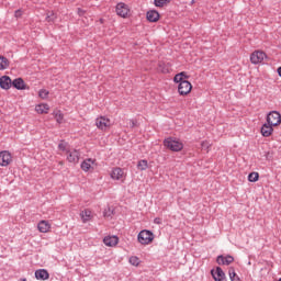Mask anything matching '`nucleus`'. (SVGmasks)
Here are the masks:
<instances>
[{"label": "nucleus", "mask_w": 281, "mask_h": 281, "mask_svg": "<svg viewBox=\"0 0 281 281\" xmlns=\"http://www.w3.org/2000/svg\"><path fill=\"white\" fill-rule=\"evenodd\" d=\"M130 262L133 265V267H137L139 265V258L133 256L130 258Z\"/></svg>", "instance_id": "obj_34"}, {"label": "nucleus", "mask_w": 281, "mask_h": 281, "mask_svg": "<svg viewBox=\"0 0 281 281\" xmlns=\"http://www.w3.org/2000/svg\"><path fill=\"white\" fill-rule=\"evenodd\" d=\"M122 177H124V170H122V168H114L111 172V178L114 179L115 181H120V179H122Z\"/></svg>", "instance_id": "obj_16"}, {"label": "nucleus", "mask_w": 281, "mask_h": 281, "mask_svg": "<svg viewBox=\"0 0 281 281\" xmlns=\"http://www.w3.org/2000/svg\"><path fill=\"white\" fill-rule=\"evenodd\" d=\"M211 274H212L213 280H215V281H227V280H225V279H218V278H216V274L214 273V270H211Z\"/></svg>", "instance_id": "obj_40"}, {"label": "nucleus", "mask_w": 281, "mask_h": 281, "mask_svg": "<svg viewBox=\"0 0 281 281\" xmlns=\"http://www.w3.org/2000/svg\"><path fill=\"white\" fill-rule=\"evenodd\" d=\"M130 126H131V128L137 127V120H135V119L130 120Z\"/></svg>", "instance_id": "obj_39"}, {"label": "nucleus", "mask_w": 281, "mask_h": 281, "mask_svg": "<svg viewBox=\"0 0 281 281\" xmlns=\"http://www.w3.org/2000/svg\"><path fill=\"white\" fill-rule=\"evenodd\" d=\"M100 21H101V23H103V21H104V20H103V19H101Z\"/></svg>", "instance_id": "obj_45"}, {"label": "nucleus", "mask_w": 281, "mask_h": 281, "mask_svg": "<svg viewBox=\"0 0 281 281\" xmlns=\"http://www.w3.org/2000/svg\"><path fill=\"white\" fill-rule=\"evenodd\" d=\"M0 87L1 89H4V91H8L12 87V79L10 76H2L0 78Z\"/></svg>", "instance_id": "obj_12"}, {"label": "nucleus", "mask_w": 281, "mask_h": 281, "mask_svg": "<svg viewBox=\"0 0 281 281\" xmlns=\"http://www.w3.org/2000/svg\"><path fill=\"white\" fill-rule=\"evenodd\" d=\"M277 71H278V74H279V76L281 78V66L277 69Z\"/></svg>", "instance_id": "obj_43"}, {"label": "nucleus", "mask_w": 281, "mask_h": 281, "mask_svg": "<svg viewBox=\"0 0 281 281\" xmlns=\"http://www.w3.org/2000/svg\"><path fill=\"white\" fill-rule=\"evenodd\" d=\"M266 58H267V53L266 52L255 50L250 55V63H252V65H260V63H262V60H265Z\"/></svg>", "instance_id": "obj_5"}, {"label": "nucleus", "mask_w": 281, "mask_h": 281, "mask_svg": "<svg viewBox=\"0 0 281 281\" xmlns=\"http://www.w3.org/2000/svg\"><path fill=\"white\" fill-rule=\"evenodd\" d=\"M158 71H160V74H170V64L165 61H159Z\"/></svg>", "instance_id": "obj_20"}, {"label": "nucleus", "mask_w": 281, "mask_h": 281, "mask_svg": "<svg viewBox=\"0 0 281 281\" xmlns=\"http://www.w3.org/2000/svg\"><path fill=\"white\" fill-rule=\"evenodd\" d=\"M40 98H43V100H45V98H47L49 95V91L42 89L38 92Z\"/></svg>", "instance_id": "obj_33"}, {"label": "nucleus", "mask_w": 281, "mask_h": 281, "mask_svg": "<svg viewBox=\"0 0 281 281\" xmlns=\"http://www.w3.org/2000/svg\"><path fill=\"white\" fill-rule=\"evenodd\" d=\"M67 146H69V144H67L65 140H60V143L58 144V148L63 150V153H67V150H69L67 149Z\"/></svg>", "instance_id": "obj_30"}, {"label": "nucleus", "mask_w": 281, "mask_h": 281, "mask_svg": "<svg viewBox=\"0 0 281 281\" xmlns=\"http://www.w3.org/2000/svg\"><path fill=\"white\" fill-rule=\"evenodd\" d=\"M228 276L231 278V281H241L240 277L236 274V269H234V267L228 268Z\"/></svg>", "instance_id": "obj_24"}, {"label": "nucleus", "mask_w": 281, "mask_h": 281, "mask_svg": "<svg viewBox=\"0 0 281 281\" xmlns=\"http://www.w3.org/2000/svg\"><path fill=\"white\" fill-rule=\"evenodd\" d=\"M215 274H216V278L220 280H227V278L225 277V271H223V268L221 267H216Z\"/></svg>", "instance_id": "obj_26"}, {"label": "nucleus", "mask_w": 281, "mask_h": 281, "mask_svg": "<svg viewBox=\"0 0 281 281\" xmlns=\"http://www.w3.org/2000/svg\"><path fill=\"white\" fill-rule=\"evenodd\" d=\"M261 135L262 137H271V135H273V125L265 123L261 126Z\"/></svg>", "instance_id": "obj_13"}, {"label": "nucleus", "mask_w": 281, "mask_h": 281, "mask_svg": "<svg viewBox=\"0 0 281 281\" xmlns=\"http://www.w3.org/2000/svg\"><path fill=\"white\" fill-rule=\"evenodd\" d=\"M14 16H15V19H21V16H23V10L18 9V10L14 12Z\"/></svg>", "instance_id": "obj_37"}, {"label": "nucleus", "mask_w": 281, "mask_h": 281, "mask_svg": "<svg viewBox=\"0 0 281 281\" xmlns=\"http://www.w3.org/2000/svg\"><path fill=\"white\" fill-rule=\"evenodd\" d=\"M103 216L105 218H111L113 216V211H111V209H109L108 211H104Z\"/></svg>", "instance_id": "obj_36"}, {"label": "nucleus", "mask_w": 281, "mask_h": 281, "mask_svg": "<svg viewBox=\"0 0 281 281\" xmlns=\"http://www.w3.org/2000/svg\"><path fill=\"white\" fill-rule=\"evenodd\" d=\"M116 14L117 16H121L122 19H126L128 16V12H131V9H128V5L124 2H119L116 4Z\"/></svg>", "instance_id": "obj_6"}, {"label": "nucleus", "mask_w": 281, "mask_h": 281, "mask_svg": "<svg viewBox=\"0 0 281 281\" xmlns=\"http://www.w3.org/2000/svg\"><path fill=\"white\" fill-rule=\"evenodd\" d=\"M119 238L117 236H109V237H104L103 243L104 245H106V247H115V245H117L119 243Z\"/></svg>", "instance_id": "obj_17"}, {"label": "nucleus", "mask_w": 281, "mask_h": 281, "mask_svg": "<svg viewBox=\"0 0 281 281\" xmlns=\"http://www.w3.org/2000/svg\"><path fill=\"white\" fill-rule=\"evenodd\" d=\"M8 67H10V60L5 56L0 55V71H4Z\"/></svg>", "instance_id": "obj_22"}, {"label": "nucleus", "mask_w": 281, "mask_h": 281, "mask_svg": "<svg viewBox=\"0 0 281 281\" xmlns=\"http://www.w3.org/2000/svg\"><path fill=\"white\" fill-rule=\"evenodd\" d=\"M279 281H281V278L279 279Z\"/></svg>", "instance_id": "obj_46"}, {"label": "nucleus", "mask_w": 281, "mask_h": 281, "mask_svg": "<svg viewBox=\"0 0 281 281\" xmlns=\"http://www.w3.org/2000/svg\"><path fill=\"white\" fill-rule=\"evenodd\" d=\"M95 126L99 128V131H106V128L111 126V119L100 116L95 120Z\"/></svg>", "instance_id": "obj_7"}, {"label": "nucleus", "mask_w": 281, "mask_h": 281, "mask_svg": "<svg viewBox=\"0 0 281 281\" xmlns=\"http://www.w3.org/2000/svg\"><path fill=\"white\" fill-rule=\"evenodd\" d=\"M63 114L61 113H57L56 115H55V120H56V122L58 123V124H63Z\"/></svg>", "instance_id": "obj_35"}, {"label": "nucleus", "mask_w": 281, "mask_h": 281, "mask_svg": "<svg viewBox=\"0 0 281 281\" xmlns=\"http://www.w3.org/2000/svg\"><path fill=\"white\" fill-rule=\"evenodd\" d=\"M140 245H150L155 240V234L151 231L143 229L137 235Z\"/></svg>", "instance_id": "obj_2"}, {"label": "nucleus", "mask_w": 281, "mask_h": 281, "mask_svg": "<svg viewBox=\"0 0 281 281\" xmlns=\"http://www.w3.org/2000/svg\"><path fill=\"white\" fill-rule=\"evenodd\" d=\"M154 223L156 225H161V218L160 217H155Z\"/></svg>", "instance_id": "obj_41"}, {"label": "nucleus", "mask_w": 281, "mask_h": 281, "mask_svg": "<svg viewBox=\"0 0 281 281\" xmlns=\"http://www.w3.org/2000/svg\"><path fill=\"white\" fill-rule=\"evenodd\" d=\"M12 164V154L8 150L0 151V166L5 167Z\"/></svg>", "instance_id": "obj_9"}, {"label": "nucleus", "mask_w": 281, "mask_h": 281, "mask_svg": "<svg viewBox=\"0 0 281 281\" xmlns=\"http://www.w3.org/2000/svg\"><path fill=\"white\" fill-rule=\"evenodd\" d=\"M164 146H166V148H168L169 150H172V153H180V150H183V143L172 137L165 139Z\"/></svg>", "instance_id": "obj_1"}, {"label": "nucleus", "mask_w": 281, "mask_h": 281, "mask_svg": "<svg viewBox=\"0 0 281 281\" xmlns=\"http://www.w3.org/2000/svg\"><path fill=\"white\" fill-rule=\"evenodd\" d=\"M91 164H93L91 158L83 160L81 162V170H83V172H89V170H91Z\"/></svg>", "instance_id": "obj_23"}, {"label": "nucleus", "mask_w": 281, "mask_h": 281, "mask_svg": "<svg viewBox=\"0 0 281 281\" xmlns=\"http://www.w3.org/2000/svg\"><path fill=\"white\" fill-rule=\"evenodd\" d=\"M35 278L36 280H49V272L45 269H38L35 271Z\"/></svg>", "instance_id": "obj_14"}, {"label": "nucleus", "mask_w": 281, "mask_h": 281, "mask_svg": "<svg viewBox=\"0 0 281 281\" xmlns=\"http://www.w3.org/2000/svg\"><path fill=\"white\" fill-rule=\"evenodd\" d=\"M82 218V223H87L88 221H91V211L90 210H85L80 214Z\"/></svg>", "instance_id": "obj_25"}, {"label": "nucleus", "mask_w": 281, "mask_h": 281, "mask_svg": "<svg viewBox=\"0 0 281 281\" xmlns=\"http://www.w3.org/2000/svg\"><path fill=\"white\" fill-rule=\"evenodd\" d=\"M179 95H188L192 91V83L190 81H178Z\"/></svg>", "instance_id": "obj_4"}, {"label": "nucleus", "mask_w": 281, "mask_h": 281, "mask_svg": "<svg viewBox=\"0 0 281 281\" xmlns=\"http://www.w3.org/2000/svg\"><path fill=\"white\" fill-rule=\"evenodd\" d=\"M52 228V226L49 225V223H47V221H41L37 224V229L38 232H41L42 234H47V232Z\"/></svg>", "instance_id": "obj_18"}, {"label": "nucleus", "mask_w": 281, "mask_h": 281, "mask_svg": "<svg viewBox=\"0 0 281 281\" xmlns=\"http://www.w3.org/2000/svg\"><path fill=\"white\" fill-rule=\"evenodd\" d=\"M146 16H147V21H149V23H157V21H159V19H160L159 11H157V10L147 11Z\"/></svg>", "instance_id": "obj_11"}, {"label": "nucleus", "mask_w": 281, "mask_h": 281, "mask_svg": "<svg viewBox=\"0 0 281 281\" xmlns=\"http://www.w3.org/2000/svg\"><path fill=\"white\" fill-rule=\"evenodd\" d=\"M216 262L220 266H226L229 267V265H232V262H234V257L232 255H220L216 258Z\"/></svg>", "instance_id": "obj_10"}, {"label": "nucleus", "mask_w": 281, "mask_h": 281, "mask_svg": "<svg viewBox=\"0 0 281 281\" xmlns=\"http://www.w3.org/2000/svg\"><path fill=\"white\" fill-rule=\"evenodd\" d=\"M137 168L142 171L147 170L148 168V160L143 159L137 162Z\"/></svg>", "instance_id": "obj_28"}, {"label": "nucleus", "mask_w": 281, "mask_h": 281, "mask_svg": "<svg viewBox=\"0 0 281 281\" xmlns=\"http://www.w3.org/2000/svg\"><path fill=\"white\" fill-rule=\"evenodd\" d=\"M11 86L14 87V89H18V91L25 90V81L23 80V78L14 79L12 81Z\"/></svg>", "instance_id": "obj_15"}, {"label": "nucleus", "mask_w": 281, "mask_h": 281, "mask_svg": "<svg viewBox=\"0 0 281 281\" xmlns=\"http://www.w3.org/2000/svg\"><path fill=\"white\" fill-rule=\"evenodd\" d=\"M168 3H170V0H154L156 8H164V5H168Z\"/></svg>", "instance_id": "obj_29"}, {"label": "nucleus", "mask_w": 281, "mask_h": 281, "mask_svg": "<svg viewBox=\"0 0 281 281\" xmlns=\"http://www.w3.org/2000/svg\"><path fill=\"white\" fill-rule=\"evenodd\" d=\"M258 179H260V175L258 172H250L248 175V181H250V183H256Z\"/></svg>", "instance_id": "obj_27"}, {"label": "nucleus", "mask_w": 281, "mask_h": 281, "mask_svg": "<svg viewBox=\"0 0 281 281\" xmlns=\"http://www.w3.org/2000/svg\"><path fill=\"white\" fill-rule=\"evenodd\" d=\"M265 157L268 161H271V159H273V153L271 151H266L265 153Z\"/></svg>", "instance_id": "obj_38"}, {"label": "nucleus", "mask_w": 281, "mask_h": 281, "mask_svg": "<svg viewBox=\"0 0 281 281\" xmlns=\"http://www.w3.org/2000/svg\"><path fill=\"white\" fill-rule=\"evenodd\" d=\"M210 146H212V145H211L210 142H207V140H203V142L201 143V148H202V150H206V153H210Z\"/></svg>", "instance_id": "obj_31"}, {"label": "nucleus", "mask_w": 281, "mask_h": 281, "mask_svg": "<svg viewBox=\"0 0 281 281\" xmlns=\"http://www.w3.org/2000/svg\"><path fill=\"white\" fill-rule=\"evenodd\" d=\"M55 20H56V15L54 14V12H48L46 16V21L48 23H52V21H55Z\"/></svg>", "instance_id": "obj_32"}, {"label": "nucleus", "mask_w": 281, "mask_h": 281, "mask_svg": "<svg viewBox=\"0 0 281 281\" xmlns=\"http://www.w3.org/2000/svg\"><path fill=\"white\" fill-rule=\"evenodd\" d=\"M36 113H40L41 115L49 113V104L47 103H41L35 106Z\"/></svg>", "instance_id": "obj_19"}, {"label": "nucleus", "mask_w": 281, "mask_h": 281, "mask_svg": "<svg viewBox=\"0 0 281 281\" xmlns=\"http://www.w3.org/2000/svg\"><path fill=\"white\" fill-rule=\"evenodd\" d=\"M78 14L79 16H85V10L78 8Z\"/></svg>", "instance_id": "obj_42"}, {"label": "nucleus", "mask_w": 281, "mask_h": 281, "mask_svg": "<svg viewBox=\"0 0 281 281\" xmlns=\"http://www.w3.org/2000/svg\"><path fill=\"white\" fill-rule=\"evenodd\" d=\"M67 155V161H69V164H78V161H80V150L74 149V150H67L66 151Z\"/></svg>", "instance_id": "obj_8"}, {"label": "nucleus", "mask_w": 281, "mask_h": 281, "mask_svg": "<svg viewBox=\"0 0 281 281\" xmlns=\"http://www.w3.org/2000/svg\"><path fill=\"white\" fill-rule=\"evenodd\" d=\"M267 123L270 126H280L281 124V114L278 111H271L267 114Z\"/></svg>", "instance_id": "obj_3"}, {"label": "nucleus", "mask_w": 281, "mask_h": 281, "mask_svg": "<svg viewBox=\"0 0 281 281\" xmlns=\"http://www.w3.org/2000/svg\"><path fill=\"white\" fill-rule=\"evenodd\" d=\"M190 76L186 71L179 72L173 77V82H183L187 81Z\"/></svg>", "instance_id": "obj_21"}, {"label": "nucleus", "mask_w": 281, "mask_h": 281, "mask_svg": "<svg viewBox=\"0 0 281 281\" xmlns=\"http://www.w3.org/2000/svg\"><path fill=\"white\" fill-rule=\"evenodd\" d=\"M19 281H27V279L23 278V279H20Z\"/></svg>", "instance_id": "obj_44"}]
</instances>
